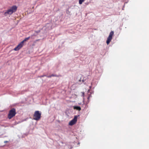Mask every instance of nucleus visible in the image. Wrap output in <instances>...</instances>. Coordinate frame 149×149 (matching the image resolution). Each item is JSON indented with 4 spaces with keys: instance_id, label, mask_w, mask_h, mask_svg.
Returning a JSON list of instances; mask_svg holds the SVG:
<instances>
[{
    "instance_id": "nucleus-1",
    "label": "nucleus",
    "mask_w": 149,
    "mask_h": 149,
    "mask_svg": "<svg viewBox=\"0 0 149 149\" xmlns=\"http://www.w3.org/2000/svg\"><path fill=\"white\" fill-rule=\"evenodd\" d=\"M17 9V7L16 6H13L11 7L9 9L7 10L4 12V15L6 16L8 15H11L13 13L15 12Z\"/></svg>"
},
{
    "instance_id": "nucleus-2",
    "label": "nucleus",
    "mask_w": 149,
    "mask_h": 149,
    "mask_svg": "<svg viewBox=\"0 0 149 149\" xmlns=\"http://www.w3.org/2000/svg\"><path fill=\"white\" fill-rule=\"evenodd\" d=\"M16 114V110L15 108H12L10 110L8 115V118L10 119L14 116Z\"/></svg>"
},
{
    "instance_id": "nucleus-3",
    "label": "nucleus",
    "mask_w": 149,
    "mask_h": 149,
    "mask_svg": "<svg viewBox=\"0 0 149 149\" xmlns=\"http://www.w3.org/2000/svg\"><path fill=\"white\" fill-rule=\"evenodd\" d=\"M41 117V113L38 111H36L34 113L33 119L36 120H39Z\"/></svg>"
},
{
    "instance_id": "nucleus-4",
    "label": "nucleus",
    "mask_w": 149,
    "mask_h": 149,
    "mask_svg": "<svg viewBox=\"0 0 149 149\" xmlns=\"http://www.w3.org/2000/svg\"><path fill=\"white\" fill-rule=\"evenodd\" d=\"M114 34V32L113 31H111L109 33V35L108 38L106 41V43L107 45L109 44L110 42L111 41L112 38V36Z\"/></svg>"
},
{
    "instance_id": "nucleus-5",
    "label": "nucleus",
    "mask_w": 149,
    "mask_h": 149,
    "mask_svg": "<svg viewBox=\"0 0 149 149\" xmlns=\"http://www.w3.org/2000/svg\"><path fill=\"white\" fill-rule=\"evenodd\" d=\"M77 116H75L74 118L70 121L69 123L70 125L72 126L77 121Z\"/></svg>"
},
{
    "instance_id": "nucleus-6",
    "label": "nucleus",
    "mask_w": 149,
    "mask_h": 149,
    "mask_svg": "<svg viewBox=\"0 0 149 149\" xmlns=\"http://www.w3.org/2000/svg\"><path fill=\"white\" fill-rule=\"evenodd\" d=\"M23 42H21L16 47L14 48V50L16 51L19 50L23 47Z\"/></svg>"
},
{
    "instance_id": "nucleus-7",
    "label": "nucleus",
    "mask_w": 149,
    "mask_h": 149,
    "mask_svg": "<svg viewBox=\"0 0 149 149\" xmlns=\"http://www.w3.org/2000/svg\"><path fill=\"white\" fill-rule=\"evenodd\" d=\"M73 109H76L77 110H78L79 111H80L81 110V109L80 107L77 106H74L73 107Z\"/></svg>"
},
{
    "instance_id": "nucleus-8",
    "label": "nucleus",
    "mask_w": 149,
    "mask_h": 149,
    "mask_svg": "<svg viewBox=\"0 0 149 149\" xmlns=\"http://www.w3.org/2000/svg\"><path fill=\"white\" fill-rule=\"evenodd\" d=\"M30 37L29 36L27 38H25V39L23 40L22 42H23V43H24V42L26 41L27 40H29L30 39Z\"/></svg>"
},
{
    "instance_id": "nucleus-9",
    "label": "nucleus",
    "mask_w": 149,
    "mask_h": 149,
    "mask_svg": "<svg viewBox=\"0 0 149 149\" xmlns=\"http://www.w3.org/2000/svg\"><path fill=\"white\" fill-rule=\"evenodd\" d=\"M54 76L57 77V76L56 75H54V74H52L51 75H49V76H48L47 77L49 78H50V77H54Z\"/></svg>"
},
{
    "instance_id": "nucleus-10",
    "label": "nucleus",
    "mask_w": 149,
    "mask_h": 149,
    "mask_svg": "<svg viewBox=\"0 0 149 149\" xmlns=\"http://www.w3.org/2000/svg\"><path fill=\"white\" fill-rule=\"evenodd\" d=\"M40 30L37 31H35V32L37 34H38L40 32Z\"/></svg>"
},
{
    "instance_id": "nucleus-11",
    "label": "nucleus",
    "mask_w": 149,
    "mask_h": 149,
    "mask_svg": "<svg viewBox=\"0 0 149 149\" xmlns=\"http://www.w3.org/2000/svg\"><path fill=\"white\" fill-rule=\"evenodd\" d=\"M91 97V95H89V96L88 97L87 99H88V100H89V98H90V97Z\"/></svg>"
},
{
    "instance_id": "nucleus-12",
    "label": "nucleus",
    "mask_w": 149,
    "mask_h": 149,
    "mask_svg": "<svg viewBox=\"0 0 149 149\" xmlns=\"http://www.w3.org/2000/svg\"><path fill=\"white\" fill-rule=\"evenodd\" d=\"M36 35H37V34L36 35L35 34H33V35H32L31 36V37H33V36H36Z\"/></svg>"
},
{
    "instance_id": "nucleus-13",
    "label": "nucleus",
    "mask_w": 149,
    "mask_h": 149,
    "mask_svg": "<svg viewBox=\"0 0 149 149\" xmlns=\"http://www.w3.org/2000/svg\"><path fill=\"white\" fill-rule=\"evenodd\" d=\"M8 141H4V143H8Z\"/></svg>"
},
{
    "instance_id": "nucleus-14",
    "label": "nucleus",
    "mask_w": 149,
    "mask_h": 149,
    "mask_svg": "<svg viewBox=\"0 0 149 149\" xmlns=\"http://www.w3.org/2000/svg\"><path fill=\"white\" fill-rule=\"evenodd\" d=\"M82 93V95H83V96H84V92H83V93Z\"/></svg>"
},
{
    "instance_id": "nucleus-15",
    "label": "nucleus",
    "mask_w": 149,
    "mask_h": 149,
    "mask_svg": "<svg viewBox=\"0 0 149 149\" xmlns=\"http://www.w3.org/2000/svg\"><path fill=\"white\" fill-rule=\"evenodd\" d=\"M44 76H45V75H42V76H40V77H44Z\"/></svg>"
}]
</instances>
